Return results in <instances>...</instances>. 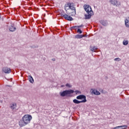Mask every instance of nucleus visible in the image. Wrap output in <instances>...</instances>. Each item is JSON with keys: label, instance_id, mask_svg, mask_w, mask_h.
Returning <instances> with one entry per match:
<instances>
[{"label": "nucleus", "instance_id": "1", "mask_svg": "<svg viewBox=\"0 0 129 129\" xmlns=\"http://www.w3.org/2000/svg\"><path fill=\"white\" fill-rule=\"evenodd\" d=\"M32 118H33L32 115L30 114L24 115V116L22 117V119H21L19 122L20 126L22 127L27 125V124H29L31 122Z\"/></svg>", "mask_w": 129, "mask_h": 129}, {"label": "nucleus", "instance_id": "2", "mask_svg": "<svg viewBox=\"0 0 129 129\" xmlns=\"http://www.w3.org/2000/svg\"><path fill=\"white\" fill-rule=\"evenodd\" d=\"M84 8L85 11L88 14V15H85V20H89V19H91V16H92V14H93V11H92L91 7L89 5H85L84 6Z\"/></svg>", "mask_w": 129, "mask_h": 129}, {"label": "nucleus", "instance_id": "3", "mask_svg": "<svg viewBox=\"0 0 129 129\" xmlns=\"http://www.w3.org/2000/svg\"><path fill=\"white\" fill-rule=\"evenodd\" d=\"M73 93H74V90H65L62 92L59 93L60 96H62V97L67 96V95H69V94H72Z\"/></svg>", "mask_w": 129, "mask_h": 129}, {"label": "nucleus", "instance_id": "4", "mask_svg": "<svg viewBox=\"0 0 129 129\" xmlns=\"http://www.w3.org/2000/svg\"><path fill=\"white\" fill-rule=\"evenodd\" d=\"M76 98H77V99L82 100L80 101H83V103H84L87 101V100H86V96H85L84 95H80L76 97ZM82 99H83V100H82Z\"/></svg>", "mask_w": 129, "mask_h": 129}, {"label": "nucleus", "instance_id": "5", "mask_svg": "<svg viewBox=\"0 0 129 129\" xmlns=\"http://www.w3.org/2000/svg\"><path fill=\"white\" fill-rule=\"evenodd\" d=\"M109 3L115 7H119L121 4L120 2H118L117 0H110Z\"/></svg>", "mask_w": 129, "mask_h": 129}, {"label": "nucleus", "instance_id": "6", "mask_svg": "<svg viewBox=\"0 0 129 129\" xmlns=\"http://www.w3.org/2000/svg\"><path fill=\"white\" fill-rule=\"evenodd\" d=\"M90 92L91 94L94 95H100V92L99 91H97V90H96L95 89H91Z\"/></svg>", "mask_w": 129, "mask_h": 129}, {"label": "nucleus", "instance_id": "7", "mask_svg": "<svg viewBox=\"0 0 129 129\" xmlns=\"http://www.w3.org/2000/svg\"><path fill=\"white\" fill-rule=\"evenodd\" d=\"M68 7L70 10H73V11H75V8H74V7L72 6L71 4H70V3H68L67 5H66V8L64 9H65V10L66 11V12H67V10H66V9H67V8H68Z\"/></svg>", "mask_w": 129, "mask_h": 129}, {"label": "nucleus", "instance_id": "8", "mask_svg": "<svg viewBox=\"0 0 129 129\" xmlns=\"http://www.w3.org/2000/svg\"><path fill=\"white\" fill-rule=\"evenodd\" d=\"M3 72H4V73H6V74L11 73V72H12V71L11 70V69L7 67L4 68L3 69Z\"/></svg>", "mask_w": 129, "mask_h": 129}, {"label": "nucleus", "instance_id": "9", "mask_svg": "<svg viewBox=\"0 0 129 129\" xmlns=\"http://www.w3.org/2000/svg\"><path fill=\"white\" fill-rule=\"evenodd\" d=\"M16 30V27L15 26V24H12L11 26L9 27V31H10V32H15Z\"/></svg>", "mask_w": 129, "mask_h": 129}, {"label": "nucleus", "instance_id": "10", "mask_svg": "<svg viewBox=\"0 0 129 129\" xmlns=\"http://www.w3.org/2000/svg\"><path fill=\"white\" fill-rule=\"evenodd\" d=\"M127 127L126 125L117 126L113 128V129H125Z\"/></svg>", "mask_w": 129, "mask_h": 129}, {"label": "nucleus", "instance_id": "11", "mask_svg": "<svg viewBox=\"0 0 129 129\" xmlns=\"http://www.w3.org/2000/svg\"><path fill=\"white\" fill-rule=\"evenodd\" d=\"M10 107L11 109H12L13 110H14V109H16V108H17V103H13L12 104H11Z\"/></svg>", "mask_w": 129, "mask_h": 129}, {"label": "nucleus", "instance_id": "12", "mask_svg": "<svg viewBox=\"0 0 129 129\" xmlns=\"http://www.w3.org/2000/svg\"><path fill=\"white\" fill-rule=\"evenodd\" d=\"M73 102L76 104H79V103H83V101H79L76 99L73 100Z\"/></svg>", "mask_w": 129, "mask_h": 129}, {"label": "nucleus", "instance_id": "13", "mask_svg": "<svg viewBox=\"0 0 129 129\" xmlns=\"http://www.w3.org/2000/svg\"><path fill=\"white\" fill-rule=\"evenodd\" d=\"M100 23L103 26H107V22L105 20H102Z\"/></svg>", "mask_w": 129, "mask_h": 129}, {"label": "nucleus", "instance_id": "14", "mask_svg": "<svg viewBox=\"0 0 129 129\" xmlns=\"http://www.w3.org/2000/svg\"><path fill=\"white\" fill-rule=\"evenodd\" d=\"M125 26H126L127 28L129 27V19L125 20Z\"/></svg>", "mask_w": 129, "mask_h": 129}, {"label": "nucleus", "instance_id": "15", "mask_svg": "<svg viewBox=\"0 0 129 129\" xmlns=\"http://www.w3.org/2000/svg\"><path fill=\"white\" fill-rule=\"evenodd\" d=\"M29 82H30V83H34V79H33V77L29 76Z\"/></svg>", "mask_w": 129, "mask_h": 129}, {"label": "nucleus", "instance_id": "16", "mask_svg": "<svg viewBox=\"0 0 129 129\" xmlns=\"http://www.w3.org/2000/svg\"><path fill=\"white\" fill-rule=\"evenodd\" d=\"M66 20H67L68 21H73V18L71 16H66Z\"/></svg>", "mask_w": 129, "mask_h": 129}, {"label": "nucleus", "instance_id": "17", "mask_svg": "<svg viewBox=\"0 0 129 129\" xmlns=\"http://www.w3.org/2000/svg\"><path fill=\"white\" fill-rule=\"evenodd\" d=\"M82 38H83V36H82V35L78 34L75 36L76 39H82Z\"/></svg>", "mask_w": 129, "mask_h": 129}, {"label": "nucleus", "instance_id": "18", "mask_svg": "<svg viewBox=\"0 0 129 129\" xmlns=\"http://www.w3.org/2000/svg\"><path fill=\"white\" fill-rule=\"evenodd\" d=\"M123 45H124V46H126V45H128V40H123Z\"/></svg>", "mask_w": 129, "mask_h": 129}, {"label": "nucleus", "instance_id": "19", "mask_svg": "<svg viewBox=\"0 0 129 129\" xmlns=\"http://www.w3.org/2000/svg\"><path fill=\"white\" fill-rule=\"evenodd\" d=\"M94 50H97V47H96V46H94L92 48H91V51H92V52H96V51Z\"/></svg>", "mask_w": 129, "mask_h": 129}, {"label": "nucleus", "instance_id": "20", "mask_svg": "<svg viewBox=\"0 0 129 129\" xmlns=\"http://www.w3.org/2000/svg\"><path fill=\"white\" fill-rule=\"evenodd\" d=\"M83 25H81L80 26H73L72 27H71V30H72V29H74L75 28H81V27H83Z\"/></svg>", "mask_w": 129, "mask_h": 129}, {"label": "nucleus", "instance_id": "21", "mask_svg": "<svg viewBox=\"0 0 129 129\" xmlns=\"http://www.w3.org/2000/svg\"><path fill=\"white\" fill-rule=\"evenodd\" d=\"M74 92H75L76 95H78V94H81V92L78 90H76Z\"/></svg>", "mask_w": 129, "mask_h": 129}, {"label": "nucleus", "instance_id": "22", "mask_svg": "<svg viewBox=\"0 0 129 129\" xmlns=\"http://www.w3.org/2000/svg\"><path fill=\"white\" fill-rule=\"evenodd\" d=\"M61 15V17H62V18H64V19H66V17H68V15L65 14H60Z\"/></svg>", "mask_w": 129, "mask_h": 129}, {"label": "nucleus", "instance_id": "23", "mask_svg": "<svg viewBox=\"0 0 129 129\" xmlns=\"http://www.w3.org/2000/svg\"><path fill=\"white\" fill-rule=\"evenodd\" d=\"M77 33H79V34H82V31H81V29H78Z\"/></svg>", "mask_w": 129, "mask_h": 129}, {"label": "nucleus", "instance_id": "24", "mask_svg": "<svg viewBox=\"0 0 129 129\" xmlns=\"http://www.w3.org/2000/svg\"><path fill=\"white\" fill-rule=\"evenodd\" d=\"M121 59H120V58L119 57H117V58H115L114 59V61H121Z\"/></svg>", "mask_w": 129, "mask_h": 129}, {"label": "nucleus", "instance_id": "25", "mask_svg": "<svg viewBox=\"0 0 129 129\" xmlns=\"http://www.w3.org/2000/svg\"><path fill=\"white\" fill-rule=\"evenodd\" d=\"M66 86L67 87H69V88H71V87H72V86H71L70 84H66Z\"/></svg>", "mask_w": 129, "mask_h": 129}, {"label": "nucleus", "instance_id": "26", "mask_svg": "<svg viewBox=\"0 0 129 129\" xmlns=\"http://www.w3.org/2000/svg\"><path fill=\"white\" fill-rule=\"evenodd\" d=\"M51 60L52 61H56V59L55 58H52Z\"/></svg>", "mask_w": 129, "mask_h": 129}, {"label": "nucleus", "instance_id": "27", "mask_svg": "<svg viewBox=\"0 0 129 129\" xmlns=\"http://www.w3.org/2000/svg\"><path fill=\"white\" fill-rule=\"evenodd\" d=\"M82 36H83V37H87L86 35H82Z\"/></svg>", "mask_w": 129, "mask_h": 129}, {"label": "nucleus", "instance_id": "28", "mask_svg": "<svg viewBox=\"0 0 129 129\" xmlns=\"http://www.w3.org/2000/svg\"><path fill=\"white\" fill-rule=\"evenodd\" d=\"M7 86H8L9 87H11V86L7 85Z\"/></svg>", "mask_w": 129, "mask_h": 129}, {"label": "nucleus", "instance_id": "29", "mask_svg": "<svg viewBox=\"0 0 129 129\" xmlns=\"http://www.w3.org/2000/svg\"><path fill=\"white\" fill-rule=\"evenodd\" d=\"M0 19H2V18H1V16H0Z\"/></svg>", "mask_w": 129, "mask_h": 129}]
</instances>
